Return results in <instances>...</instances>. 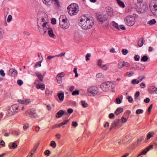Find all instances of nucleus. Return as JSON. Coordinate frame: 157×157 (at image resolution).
I'll use <instances>...</instances> for the list:
<instances>
[{
  "instance_id": "1",
  "label": "nucleus",
  "mask_w": 157,
  "mask_h": 157,
  "mask_svg": "<svg viewBox=\"0 0 157 157\" xmlns=\"http://www.w3.org/2000/svg\"><path fill=\"white\" fill-rule=\"evenodd\" d=\"M94 24L93 20L92 19H90L85 16L81 17L79 23V25L84 30L91 28Z\"/></svg>"
},
{
  "instance_id": "2",
  "label": "nucleus",
  "mask_w": 157,
  "mask_h": 157,
  "mask_svg": "<svg viewBox=\"0 0 157 157\" xmlns=\"http://www.w3.org/2000/svg\"><path fill=\"white\" fill-rule=\"evenodd\" d=\"M67 9L68 13L71 16L76 15L79 11L78 6L75 3H73L69 5Z\"/></svg>"
},
{
  "instance_id": "3",
  "label": "nucleus",
  "mask_w": 157,
  "mask_h": 157,
  "mask_svg": "<svg viewBox=\"0 0 157 157\" xmlns=\"http://www.w3.org/2000/svg\"><path fill=\"white\" fill-rule=\"evenodd\" d=\"M116 86L115 82H107L104 83L103 85L101 86V87L103 89L104 91H108V90L114 89Z\"/></svg>"
},
{
  "instance_id": "4",
  "label": "nucleus",
  "mask_w": 157,
  "mask_h": 157,
  "mask_svg": "<svg viewBox=\"0 0 157 157\" xmlns=\"http://www.w3.org/2000/svg\"><path fill=\"white\" fill-rule=\"evenodd\" d=\"M37 25L38 27V28H40L41 29L44 28V30L45 28H47L46 27V25L47 24V22H44L45 21V20L42 17L41 18H40L39 17V15L37 16Z\"/></svg>"
},
{
  "instance_id": "5",
  "label": "nucleus",
  "mask_w": 157,
  "mask_h": 157,
  "mask_svg": "<svg viewBox=\"0 0 157 157\" xmlns=\"http://www.w3.org/2000/svg\"><path fill=\"white\" fill-rule=\"evenodd\" d=\"M124 21L126 25L129 26L133 25L135 23V19L134 16L128 15L126 16Z\"/></svg>"
},
{
  "instance_id": "6",
  "label": "nucleus",
  "mask_w": 157,
  "mask_h": 157,
  "mask_svg": "<svg viewBox=\"0 0 157 157\" xmlns=\"http://www.w3.org/2000/svg\"><path fill=\"white\" fill-rule=\"evenodd\" d=\"M88 95L92 96L96 95L98 92V88L95 86H92L90 87L88 89Z\"/></svg>"
},
{
  "instance_id": "7",
  "label": "nucleus",
  "mask_w": 157,
  "mask_h": 157,
  "mask_svg": "<svg viewBox=\"0 0 157 157\" xmlns=\"http://www.w3.org/2000/svg\"><path fill=\"white\" fill-rule=\"evenodd\" d=\"M122 124V122L121 119H117L114 121L112 123L110 128L109 129L111 130L113 128H114L116 127H119Z\"/></svg>"
},
{
  "instance_id": "8",
  "label": "nucleus",
  "mask_w": 157,
  "mask_h": 157,
  "mask_svg": "<svg viewBox=\"0 0 157 157\" xmlns=\"http://www.w3.org/2000/svg\"><path fill=\"white\" fill-rule=\"evenodd\" d=\"M25 114L27 116L33 118H36L37 117V115L36 113L35 110L34 109H29L28 111L26 112Z\"/></svg>"
},
{
  "instance_id": "9",
  "label": "nucleus",
  "mask_w": 157,
  "mask_h": 157,
  "mask_svg": "<svg viewBox=\"0 0 157 157\" xmlns=\"http://www.w3.org/2000/svg\"><path fill=\"white\" fill-rule=\"evenodd\" d=\"M67 19L66 18L63 19L62 22H60L59 25L63 29H67L68 28L69 24L67 22Z\"/></svg>"
},
{
  "instance_id": "10",
  "label": "nucleus",
  "mask_w": 157,
  "mask_h": 157,
  "mask_svg": "<svg viewBox=\"0 0 157 157\" xmlns=\"http://www.w3.org/2000/svg\"><path fill=\"white\" fill-rule=\"evenodd\" d=\"M108 18V17L106 14H100L97 16L98 20L101 22V23H102L104 21H106Z\"/></svg>"
},
{
  "instance_id": "11",
  "label": "nucleus",
  "mask_w": 157,
  "mask_h": 157,
  "mask_svg": "<svg viewBox=\"0 0 157 157\" xmlns=\"http://www.w3.org/2000/svg\"><path fill=\"white\" fill-rule=\"evenodd\" d=\"M106 11L108 16L112 17L114 14L113 9L109 6H107L105 8Z\"/></svg>"
},
{
  "instance_id": "12",
  "label": "nucleus",
  "mask_w": 157,
  "mask_h": 157,
  "mask_svg": "<svg viewBox=\"0 0 157 157\" xmlns=\"http://www.w3.org/2000/svg\"><path fill=\"white\" fill-rule=\"evenodd\" d=\"M150 7L152 13L154 15L157 16V3Z\"/></svg>"
},
{
  "instance_id": "13",
  "label": "nucleus",
  "mask_w": 157,
  "mask_h": 157,
  "mask_svg": "<svg viewBox=\"0 0 157 157\" xmlns=\"http://www.w3.org/2000/svg\"><path fill=\"white\" fill-rule=\"evenodd\" d=\"M68 113L66 111L62 110L59 111L56 114V117L59 118L61 117L63 115H67Z\"/></svg>"
},
{
  "instance_id": "14",
  "label": "nucleus",
  "mask_w": 157,
  "mask_h": 157,
  "mask_svg": "<svg viewBox=\"0 0 157 157\" xmlns=\"http://www.w3.org/2000/svg\"><path fill=\"white\" fill-rule=\"evenodd\" d=\"M17 101L20 103L27 105L29 104L31 101L29 99H18Z\"/></svg>"
},
{
  "instance_id": "15",
  "label": "nucleus",
  "mask_w": 157,
  "mask_h": 157,
  "mask_svg": "<svg viewBox=\"0 0 157 157\" xmlns=\"http://www.w3.org/2000/svg\"><path fill=\"white\" fill-rule=\"evenodd\" d=\"M149 92L151 94H157V88L154 86H151L149 88Z\"/></svg>"
},
{
  "instance_id": "16",
  "label": "nucleus",
  "mask_w": 157,
  "mask_h": 157,
  "mask_svg": "<svg viewBox=\"0 0 157 157\" xmlns=\"http://www.w3.org/2000/svg\"><path fill=\"white\" fill-rule=\"evenodd\" d=\"M143 0H137V2L138 3V5H137V7H138V8L140 9L141 10V11L142 10H143V11H145V9L143 8V6H145V8H147V6L146 5H143V6H142V7H141V6H141L140 4L142 2Z\"/></svg>"
},
{
  "instance_id": "17",
  "label": "nucleus",
  "mask_w": 157,
  "mask_h": 157,
  "mask_svg": "<svg viewBox=\"0 0 157 157\" xmlns=\"http://www.w3.org/2000/svg\"><path fill=\"white\" fill-rule=\"evenodd\" d=\"M10 71L11 72V75L12 76L15 77L17 76V72L16 69L14 68L10 69Z\"/></svg>"
},
{
  "instance_id": "18",
  "label": "nucleus",
  "mask_w": 157,
  "mask_h": 157,
  "mask_svg": "<svg viewBox=\"0 0 157 157\" xmlns=\"http://www.w3.org/2000/svg\"><path fill=\"white\" fill-rule=\"evenodd\" d=\"M57 96L60 101H63L64 99V93L63 92L59 93L57 94Z\"/></svg>"
},
{
  "instance_id": "19",
  "label": "nucleus",
  "mask_w": 157,
  "mask_h": 157,
  "mask_svg": "<svg viewBox=\"0 0 157 157\" xmlns=\"http://www.w3.org/2000/svg\"><path fill=\"white\" fill-rule=\"evenodd\" d=\"M154 134V133L153 132H149L147 134V139L145 140L146 142H147V140L149 139L151 137H153Z\"/></svg>"
},
{
  "instance_id": "20",
  "label": "nucleus",
  "mask_w": 157,
  "mask_h": 157,
  "mask_svg": "<svg viewBox=\"0 0 157 157\" xmlns=\"http://www.w3.org/2000/svg\"><path fill=\"white\" fill-rule=\"evenodd\" d=\"M123 109L121 107H119L117 108L115 112V113L117 115H118L120 113H122L123 111Z\"/></svg>"
},
{
  "instance_id": "21",
  "label": "nucleus",
  "mask_w": 157,
  "mask_h": 157,
  "mask_svg": "<svg viewBox=\"0 0 157 157\" xmlns=\"http://www.w3.org/2000/svg\"><path fill=\"white\" fill-rule=\"evenodd\" d=\"M14 113L12 111V109H11L10 108L7 110L6 114L7 116L8 117L11 116L13 115Z\"/></svg>"
},
{
  "instance_id": "22",
  "label": "nucleus",
  "mask_w": 157,
  "mask_h": 157,
  "mask_svg": "<svg viewBox=\"0 0 157 157\" xmlns=\"http://www.w3.org/2000/svg\"><path fill=\"white\" fill-rule=\"evenodd\" d=\"M111 24L116 29L120 30L119 27L118 25V24L116 23L115 21H113L111 22Z\"/></svg>"
},
{
  "instance_id": "23",
  "label": "nucleus",
  "mask_w": 157,
  "mask_h": 157,
  "mask_svg": "<svg viewBox=\"0 0 157 157\" xmlns=\"http://www.w3.org/2000/svg\"><path fill=\"white\" fill-rule=\"evenodd\" d=\"M35 74L40 81H43V77L40 72L37 71L36 72Z\"/></svg>"
},
{
  "instance_id": "24",
  "label": "nucleus",
  "mask_w": 157,
  "mask_h": 157,
  "mask_svg": "<svg viewBox=\"0 0 157 157\" xmlns=\"http://www.w3.org/2000/svg\"><path fill=\"white\" fill-rule=\"evenodd\" d=\"M145 42V40L143 38H140L138 41V45L140 47H142Z\"/></svg>"
},
{
  "instance_id": "25",
  "label": "nucleus",
  "mask_w": 157,
  "mask_h": 157,
  "mask_svg": "<svg viewBox=\"0 0 157 157\" xmlns=\"http://www.w3.org/2000/svg\"><path fill=\"white\" fill-rule=\"evenodd\" d=\"M10 108L11 109H12V111L14 113L15 112H17L16 111L18 109L17 105L16 104H15L12 105Z\"/></svg>"
},
{
  "instance_id": "26",
  "label": "nucleus",
  "mask_w": 157,
  "mask_h": 157,
  "mask_svg": "<svg viewBox=\"0 0 157 157\" xmlns=\"http://www.w3.org/2000/svg\"><path fill=\"white\" fill-rule=\"evenodd\" d=\"M48 34L50 37L54 38L55 37V35L53 33L52 30L51 29H49L48 31Z\"/></svg>"
},
{
  "instance_id": "27",
  "label": "nucleus",
  "mask_w": 157,
  "mask_h": 157,
  "mask_svg": "<svg viewBox=\"0 0 157 157\" xmlns=\"http://www.w3.org/2000/svg\"><path fill=\"white\" fill-rule=\"evenodd\" d=\"M118 5L122 8H124L125 7V5L124 3L120 0H116Z\"/></svg>"
},
{
  "instance_id": "28",
  "label": "nucleus",
  "mask_w": 157,
  "mask_h": 157,
  "mask_svg": "<svg viewBox=\"0 0 157 157\" xmlns=\"http://www.w3.org/2000/svg\"><path fill=\"white\" fill-rule=\"evenodd\" d=\"M4 12L5 16L6 17L9 13V9L8 8L6 7L4 8Z\"/></svg>"
},
{
  "instance_id": "29",
  "label": "nucleus",
  "mask_w": 157,
  "mask_h": 157,
  "mask_svg": "<svg viewBox=\"0 0 157 157\" xmlns=\"http://www.w3.org/2000/svg\"><path fill=\"white\" fill-rule=\"evenodd\" d=\"M37 88L43 90L45 88V86L44 84L39 85L37 86Z\"/></svg>"
},
{
  "instance_id": "30",
  "label": "nucleus",
  "mask_w": 157,
  "mask_h": 157,
  "mask_svg": "<svg viewBox=\"0 0 157 157\" xmlns=\"http://www.w3.org/2000/svg\"><path fill=\"white\" fill-rule=\"evenodd\" d=\"M9 146L10 149H11L12 148L14 149L17 147V145L15 143L13 142L12 143L11 147L10 144H9Z\"/></svg>"
},
{
  "instance_id": "31",
  "label": "nucleus",
  "mask_w": 157,
  "mask_h": 157,
  "mask_svg": "<svg viewBox=\"0 0 157 157\" xmlns=\"http://www.w3.org/2000/svg\"><path fill=\"white\" fill-rule=\"evenodd\" d=\"M156 22L155 20V19H153L148 21V24L150 25H151L155 24Z\"/></svg>"
},
{
  "instance_id": "32",
  "label": "nucleus",
  "mask_w": 157,
  "mask_h": 157,
  "mask_svg": "<svg viewBox=\"0 0 157 157\" xmlns=\"http://www.w3.org/2000/svg\"><path fill=\"white\" fill-rule=\"evenodd\" d=\"M4 33V30L0 28V40L3 38V35Z\"/></svg>"
},
{
  "instance_id": "33",
  "label": "nucleus",
  "mask_w": 157,
  "mask_h": 157,
  "mask_svg": "<svg viewBox=\"0 0 157 157\" xmlns=\"http://www.w3.org/2000/svg\"><path fill=\"white\" fill-rule=\"evenodd\" d=\"M81 103L82 104V106L84 108L88 106L86 102L85 101H81Z\"/></svg>"
},
{
  "instance_id": "34",
  "label": "nucleus",
  "mask_w": 157,
  "mask_h": 157,
  "mask_svg": "<svg viewBox=\"0 0 157 157\" xmlns=\"http://www.w3.org/2000/svg\"><path fill=\"white\" fill-rule=\"evenodd\" d=\"M148 59V57L147 56H144L141 58V61L145 62L147 61Z\"/></svg>"
},
{
  "instance_id": "35",
  "label": "nucleus",
  "mask_w": 157,
  "mask_h": 157,
  "mask_svg": "<svg viewBox=\"0 0 157 157\" xmlns=\"http://www.w3.org/2000/svg\"><path fill=\"white\" fill-rule=\"evenodd\" d=\"M124 66V62H119L118 63V68H121Z\"/></svg>"
},
{
  "instance_id": "36",
  "label": "nucleus",
  "mask_w": 157,
  "mask_h": 157,
  "mask_svg": "<svg viewBox=\"0 0 157 157\" xmlns=\"http://www.w3.org/2000/svg\"><path fill=\"white\" fill-rule=\"evenodd\" d=\"M140 93L139 91H137L136 92L135 94V101H137V97H138L140 95Z\"/></svg>"
},
{
  "instance_id": "37",
  "label": "nucleus",
  "mask_w": 157,
  "mask_h": 157,
  "mask_svg": "<svg viewBox=\"0 0 157 157\" xmlns=\"http://www.w3.org/2000/svg\"><path fill=\"white\" fill-rule=\"evenodd\" d=\"M144 112V110L142 109H138L136 112V113L137 114H139L140 113H142Z\"/></svg>"
},
{
  "instance_id": "38",
  "label": "nucleus",
  "mask_w": 157,
  "mask_h": 157,
  "mask_svg": "<svg viewBox=\"0 0 157 157\" xmlns=\"http://www.w3.org/2000/svg\"><path fill=\"white\" fill-rule=\"evenodd\" d=\"M50 146L53 148H55L56 147V143L55 141H52L51 142Z\"/></svg>"
},
{
  "instance_id": "39",
  "label": "nucleus",
  "mask_w": 157,
  "mask_h": 157,
  "mask_svg": "<svg viewBox=\"0 0 157 157\" xmlns=\"http://www.w3.org/2000/svg\"><path fill=\"white\" fill-rule=\"evenodd\" d=\"M79 94V91L78 90H76L74 91H73L72 93V95H78Z\"/></svg>"
},
{
  "instance_id": "40",
  "label": "nucleus",
  "mask_w": 157,
  "mask_h": 157,
  "mask_svg": "<svg viewBox=\"0 0 157 157\" xmlns=\"http://www.w3.org/2000/svg\"><path fill=\"white\" fill-rule=\"evenodd\" d=\"M46 28H44L45 29L44 30V28H43V29H42V28H41V29L40 28H39V30L40 31V32L41 33L42 32L44 31V34H45L47 32V31L46 30Z\"/></svg>"
},
{
  "instance_id": "41",
  "label": "nucleus",
  "mask_w": 157,
  "mask_h": 157,
  "mask_svg": "<svg viewBox=\"0 0 157 157\" xmlns=\"http://www.w3.org/2000/svg\"><path fill=\"white\" fill-rule=\"evenodd\" d=\"M133 74L134 73L133 71H131V72H127L126 73V75L127 76H128V77H130L132 76Z\"/></svg>"
},
{
  "instance_id": "42",
  "label": "nucleus",
  "mask_w": 157,
  "mask_h": 157,
  "mask_svg": "<svg viewBox=\"0 0 157 157\" xmlns=\"http://www.w3.org/2000/svg\"><path fill=\"white\" fill-rule=\"evenodd\" d=\"M152 106L153 105L152 104H151L150 105L149 108H148L147 110V113L148 114H149L150 113L151 111V110L152 107Z\"/></svg>"
},
{
  "instance_id": "43",
  "label": "nucleus",
  "mask_w": 157,
  "mask_h": 157,
  "mask_svg": "<svg viewBox=\"0 0 157 157\" xmlns=\"http://www.w3.org/2000/svg\"><path fill=\"white\" fill-rule=\"evenodd\" d=\"M122 52L123 55H125L128 52V51L126 49H123L122 50Z\"/></svg>"
},
{
  "instance_id": "44",
  "label": "nucleus",
  "mask_w": 157,
  "mask_h": 157,
  "mask_svg": "<svg viewBox=\"0 0 157 157\" xmlns=\"http://www.w3.org/2000/svg\"><path fill=\"white\" fill-rule=\"evenodd\" d=\"M56 79H57V82L59 84H61L62 83V78L59 77L57 76Z\"/></svg>"
},
{
  "instance_id": "45",
  "label": "nucleus",
  "mask_w": 157,
  "mask_h": 157,
  "mask_svg": "<svg viewBox=\"0 0 157 157\" xmlns=\"http://www.w3.org/2000/svg\"><path fill=\"white\" fill-rule=\"evenodd\" d=\"M127 99L128 101L130 103H131L133 101V99L132 97L131 96H128L127 97Z\"/></svg>"
},
{
  "instance_id": "46",
  "label": "nucleus",
  "mask_w": 157,
  "mask_h": 157,
  "mask_svg": "<svg viewBox=\"0 0 157 157\" xmlns=\"http://www.w3.org/2000/svg\"><path fill=\"white\" fill-rule=\"evenodd\" d=\"M50 151L48 150H46L44 152V154L47 156H48L50 155Z\"/></svg>"
},
{
  "instance_id": "47",
  "label": "nucleus",
  "mask_w": 157,
  "mask_h": 157,
  "mask_svg": "<svg viewBox=\"0 0 157 157\" xmlns=\"http://www.w3.org/2000/svg\"><path fill=\"white\" fill-rule=\"evenodd\" d=\"M96 78H100L103 77V75L101 73L98 74L96 76Z\"/></svg>"
},
{
  "instance_id": "48",
  "label": "nucleus",
  "mask_w": 157,
  "mask_h": 157,
  "mask_svg": "<svg viewBox=\"0 0 157 157\" xmlns=\"http://www.w3.org/2000/svg\"><path fill=\"white\" fill-rule=\"evenodd\" d=\"M42 62V61L41 60L37 62L35 65L36 67H37L38 66H39V67H40L41 66V63Z\"/></svg>"
},
{
  "instance_id": "49",
  "label": "nucleus",
  "mask_w": 157,
  "mask_h": 157,
  "mask_svg": "<svg viewBox=\"0 0 157 157\" xmlns=\"http://www.w3.org/2000/svg\"><path fill=\"white\" fill-rule=\"evenodd\" d=\"M140 57L139 55H136L134 56L135 60L136 61H138L140 59Z\"/></svg>"
},
{
  "instance_id": "50",
  "label": "nucleus",
  "mask_w": 157,
  "mask_h": 157,
  "mask_svg": "<svg viewBox=\"0 0 157 157\" xmlns=\"http://www.w3.org/2000/svg\"><path fill=\"white\" fill-rule=\"evenodd\" d=\"M0 75L3 77H4L5 76V73H4V71L3 70H0Z\"/></svg>"
},
{
  "instance_id": "51",
  "label": "nucleus",
  "mask_w": 157,
  "mask_h": 157,
  "mask_svg": "<svg viewBox=\"0 0 157 157\" xmlns=\"http://www.w3.org/2000/svg\"><path fill=\"white\" fill-rule=\"evenodd\" d=\"M17 83L19 85L21 86L22 85L23 82L21 80L19 79L17 81Z\"/></svg>"
},
{
  "instance_id": "52",
  "label": "nucleus",
  "mask_w": 157,
  "mask_h": 157,
  "mask_svg": "<svg viewBox=\"0 0 157 157\" xmlns=\"http://www.w3.org/2000/svg\"><path fill=\"white\" fill-rule=\"evenodd\" d=\"M91 57V55L90 53H87L86 56V60L87 61L89 59V57Z\"/></svg>"
},
{
  "instance_id": "53",
  "label": "nucleus",
  "mask_w": 157,
  "mask_h": 157,
  "mask_svg": "<svg viewBox=\"0 0 157 157\" xmlns=\"http://www.w3.org/2000/svg\"><path fill=\"white\" fill-rule=\"evenodd\" d=\"M12 134L13 135L17 136L19 135V133L16 131H13L12 132Z\"/></svg>"
},
{
  "instance_id": "54",
  "label": "nucleus",
  "mask_w": 157,
  "mask_h": 157,
  "mask_svg": "<svg viewBox=\"0 0 157 157\" xmlns=\"http://www.w3.org/2000/svg\"><path fill=\"white\" fill-rule=\"evenodd\" d=\"M12 16L11 15H9L8 16L7 19V21L8 22H10L12 20Z\"/></svg>"
},
{
  "instance_id": "55",
  "label": "nucleus",
  "mask_w": 157,
  "mask_h": 157,
  "mask_svg": "<svg viewBox=\"0 0 157 157\" xmlns=\"http://www.w3.org/2000/svg\"><path fill=\"white\" fill-rule=\"evenodd\" d=\"M51 23L52 24L55 25L56 24V20L55 18H52L51 19Z\"/></svg>"
},
{
  "instance_id": "56",
  "label": "nucleus",
  "mask_w": 157,
  "mask_h": 157,
  "mask_svg": "<svg viewBox=\"0 0 157 157\" xmlns=\"http://www.w3.org/2000/svg\"><path fill=\"white\" fill-rule=\"evenodd\" d=\"M74 72L75 73V77H78V75L77 72V69L76 68H75L74 69Z\"/></svg>"
},
{
  "instance_id": "57",
  "label": "nucleus",
  "mask_w": 157,
  "mask_h": 157,
  "mask_svg": "<svg viewBox=\"0 0 157 157\" xmlns=\"http://www.w3.org/2000/svg\"><path fill=\"white\" fill-rule=\"evenodd\" d=\"M116 100V103L117 104H120L121 102V100L119 98H117Z\"/></svg>"
},
{
  "instance_id": "58",
  "label": "nucleus",
  "mask_w": 157,
  "mask_h": 157,
  "mask_svg": "<svg viewBox=\"0 0 157 157\" xmlns=\"http://www.w3.org/2000/svg\"><path fill=\"white\" fill-rule=\"evenodd\" d=\"M65 52H62L59 55H56V57H62L63 56H64V55L65 54Z\"/></svg>"
},
{
  "instance_id": "59",
  "label": "nucleus",
  "mask_w": 157,
  "mask_h": 157,
  "mask_svg": "<svg viewBox=\"0 0 157 157\" xmlns=\"http://www.w3.org/2000/svg\"><path fill=\"white\" fill-rule=\"evenodd\" d=\"M43 3H45L46 5H48L49 2L50 1V0H42Z\"/></svg>"
},
{
  "instance_id": "60",
  "label": "nucleus",
  "mask_w": 157,
  "mask_h": 157,
  "mask_svg": "<svg viewBox=\"0 0 157 157\" xmlns=\"http://www.w3.org/2000/svg\"><path fill=\"white\" fill-rule=\"evenodd\" d=\"M72 125L74 127H76L78 126V124L76 122L73 121L72 122Z\"/></svg>"
},
{
  "instance_id": "61",
  "label": "nucleus",
  "mask_w": 157,
  "mask_h": 157,
  "mask_svg": "<svg viewBox=\"0 0 157 157\" xmlns=\"http://www.w3.org/2000/svg\"><path fill=\"white\" fill-rule=\"evenodd\" d=\"M55 2V4L57 5L58 7L60 6L59 2L58 1V0H54Z\"/></svg>"
},
{
  "instance_id": "62",
  "label": "nucleus",
  "mask_w": 157,
  "mask_h": 157,
  "mask_svg": "<svg viewBox=\"0 0 157 157\" xmlns=\"http://www.w3.org/2000/svg\"><path fill=\"white\" fill-rule=\"evenodd\" d=\"M29 127V124H28L27 123L24 125L23 126V128L24 129H27Z\"/></svg>"
},
{
  "instance_id": "63",
  "label": "nucleus",
  "mask_w": 157,
  "mask_h": 157,
  "mask_svg": "<svg viewBox=\"0 0 157 157\" xmlns=\"http://www.w3.org/2000/svg\"><path fill=\"white\" fill-rule=\"evenodd\" d=\"M147 151H147V150H146V148L145 149L142 151L141 152L142 154L143 155H144L146 154V153L147 152Z\"/></svg>"
},
{
  "instance_id": "64",
  "label": "nucleus",
  "mask_w": 157,
  "mask_h": 157,
  "mask_svg": "<svg viewBox=\"0 0 157 157\" xmlns=\"http://www.w3.org/2000/svg\"><path fill=\"white\" fill-rule=\"evenodd\" d=\"M73 110L71 108L68 109H67V112L69 114H71L73 112Z\"/></svg>"
}]
</instances>
